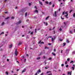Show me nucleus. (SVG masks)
<instances>
[{
    "label": "nucleus",
    "mask_w": 75,
    "mask_h": 75,
    "mask_svg": "<svg viewBox=\"0 0 75 75\" xmlns=\"http://www.w3.org/2000/svg\"><path fill=\"white\" fill-rule=\"evenodd\" d=\"M46 74L48 75H52V74L51 72V71H47L46 73Z\"/></svg>",
    "instance_id": "obj_1"
},
{
    "label": "nucleus",
    "mask_w": 75,
    "mask_h": 75,
    "mask_svg": "<svg viewBox=\"0 0 75 75\" xmlns=\"http://www.w3.org/2000/svg\"><path fill=\"white\" fill-rule=\"evenodd\" d=\"M68 11H67L65 13V17L66 18H68Z\"/></svg>",
    "instance_id": "obj_2"
},
{
    "label": "nucleus",
    "mask_w": 75,
    "mask_h": 75,
    "mask_svg": "<svg viewBox=\"0 0 75 75\" xmlns=\"http://www.w3.org/2000/svg\"><path fill=\"white\" fill-rule=\"evenodd\" d=\"M41 72V71L40 69H39L38 71H37V72H36L35 74V75H38L37 74H39V72Z\"/></svg>",
    "instance_id": "obj_3"
},
{
    "label": "nucleus",
    "mask_w": 75,
    "mask_h": 75,
    "mask_svg": "<svg viewBox=\"0 0 75 75\" xmlns=\"http://www.w3.org/2000/svg\"><path fill=\"white\" fill-rule=\"evenodd\" d=\"M69 51H70V49H67L65 53H66V54H68Z\"/></svg>",
    "instance_id": "obj_4"
},
{
    "label": "nucleus",
    "mask_w": 75,
    "mask_h": 75,
    "mask_svg": "<svg viewBox=\"0 0 75 75\" xmlns=\"http://www.w3.org/2000/svg\"><path fill=\"white\" fill-rule=\"evenodd\" d=\"M41 42V40H40L39 42V44H44V42Z\"/></svg>",
    "instance_id": "obj_5"
},
{
    "label": "nucleus",
    "mask_w": 75,
    "mask_h": 75,
    "mask_svg": "<svg viewBox=\"0 0 75 75\" xmlns=\"http://www.w3.org/2000/svg\"><path fill=\"white\" fill-rule=\"evenodd\" d=\"M55 36H54V38H51V40H52V41H54V40H55Z\"/></svg>",
    "instance_id": "obj_6"
},
{
    "label": "nucleus",
    "mask_w": 75,
    "mask_h": 75,
    "mask_svg": "<svg viewBox=\"0 0 75 75\" xmlns=\"http://www.w3.org/2000/svg\"><path fill=\"white\" fill-rule=\"evenodd\" d=\"M53 16L54 17H57V12L56 11H55V13L53 14Z\"/></svg>",
    "instance_id": "obj_7"
},
{
    "label": "nucleus",
    "mask_w": 75,
    "mask_h": 75,
    "mask_svg": "<svg viewBox=\"0 0 75 75\" xmlns=\"http://www.w3.org/2000/svg\"><path fill=\"white\" fill-rule=\"evenodd\" d=\"M71 68L73 69V70L74 71V69H75V65L74 64L73 65V67H71Z\"/></svg>",
    "instance_id": "obj_8"
},
{
    "label": "nucleus",
    "mask_w": 75,
    "mask_h": 75,
    "mask_svg": "<svg viewBox=\"0 0 75 75\" xmlns=\"http://www.w3.org/2000/svg\"><path fill=\"white\" fill-rule=\"evenodd\" d=\"M17 50H16L15 51V55L16 56H17Z\"/></svg>",
    "instance_id": "obj_9"
},
{
    "label": "nucleus",
    "mask_w": 75,
    "mask_h": 75,
    "mask_svg": "<svg viewBox=\"0 0 75 75\" xmlns=\"http://www.w3.org/2000/svg\"><path fill=\"white\" fill-rule=\"evenodd\" d=\"M39 4L41 5V6H42V2L40 1H39Z\"/></svg>",
    "instance_id": "obj_10"
},
{
    "label": "nucleus",
    "mask_w": 75,
    "mask_h": 75,
    "mask_svg": "<svg viewBox=\"0 0 75 75\" xmlns=\"http://www.w3.org/2000/svg\"><path fill=\"white\" fill-rule=\"evenodd\" d=\"M25 71H26V69H24L22 71V73L24 72Z\"/></svg>",
    "instance_id": "obj_11"
},
{
    "label": "nucleus",
    "mask_w": 75,
    "mask_h": 75,
    "mask_svg": "<svg viewBox=\"0 0 75 75\" xmlns=\"http://www.w3.org/2000/svg\"><path fill=\"white\" fill-rule=\"evenodd\" d=\"M12 46H13V45H12V44H11L10 45H9V48H11L12 47Z\"/></svg>",
    "instance_id": "obj_12"
},
{
    "label": "nucleus",
    "mask_w": 75,
    "mask_h": 75,
    "mask_svg": "<svg viewBox=\"0 0 75 75\" xmlns=\"http://www.w3.org/2000/svg\"><path fill=\"white\" fill-rule=\"evenodd\" d=\"M67 74L68 75H71V73H70V71H68L67 72Z\"/></svg>",
    "instance_id": "obj_13"
},
{
    "label": "nucleus",
    "mask_w": 75,
    "mask_h": 75,
    "mask_svg": "<svg viewBox=\"0 0 75 75\" xmlns=\"http://www.w3.org/2000/svg\"><path fill=\"white\" fill-rule=\"evenodd\" d=\"M21 21H19L18 23H17V25H18V24H19L21 23Z\"/></svg>",
    "instance_id": "obj_14"
},
{
    "label": "nucleus",
    "mask_w": 75,
    "mask_h": 75,
    "mask_svg": "<svg viewBox=\"0 0 75 75\" xmlns=\"http://www.w3.org/2000/svg\"><path fill=\"white\" fill-rule=\"evenodd\" d=\"M44 24H45V25L47 26L48 25V23H45V22H44Z\"/></svg>",
    "instance_id": "obj_15"
},
{
    "label": "nucleus",
    "mask_w": 75,
    "mask_h": 75,
    "mask_svg": "<svg viewBox=\"0 0 75 75\" xmlns=\"http://www.w3.org/2000/svg\"><path fill=\"white\" fill-rule=\"evenodd\" d=\"M21 44H22V42H19V44H18L19 45H21Z\"/></svg>",
    "instance_id": "obj_16"
},
{
    "label": "nucleus",
    "mask_w": 75,
    "mask_h": 75,
    "mask_svg": "<svg viewBox=\"0 0 75 75\" xmlns=\"http://www.w3.org/2000/svg\"><path fill=\"white\" fill-rule=\"evenodd\" d=\"M4 34V32H2L0 34V35H3Z\"/></svg>",
    "instance_id": "obj_17"
},
{
    "label": "nucleus",
    "mask_w": 75,
    "mask_h": 75,
    "mask_svg": "<svg viewBox=\"0 0 75 75\" xmlns=\"http://www.w3.org/2000/svg\"><path fill=\"white\" fill-rule=\"evenodd\" d=\"M52 55H54V56H55V54L54 52H52Z\"/></svg>",
    "instance_id": "obj_18"
},
{
    "label": "nucleus",
    "mask_w": 75,
    "mask_h": 75,
    "mask_svg": "<svg viewBox=\"0 0 75 75\" xmlns=\"http://www.w3.org/2000/svg\"><path fill=\"white\" fill-rule=\"evenodd\" d=\"M34 12L38 13V11L37 10H35V11H34Z\"/></svg>",
    "instance_id": "obj_19"
},
{
    "label": "nucleus",
    "mask_w": 75,
    "mask_h": 75,
    "mask_svg": "<svg viewBox=\"0 0 75 75\" xmlns=\"http://www.w3.org/2000/svg\"><path fill=\"white\" fill-rule=\"evenodd\" d=\"M70 34H72V31L70 30L69 32Z\"/></svg>",
    "instance_id": "obj_20"
},
{
    "label": "nucleus",
    "mask_w": 75,
    "mask_h": 75,
    "mask_svg": "<svg viewBox=\"0 0 75 75\" xmlns=\"http://www.w3.org/2000/svg\"><path fill=\"white\" fill-rule=\"evenodd\" d=\"M69 60H70V58H68L67 59V61H69Z\"/></svg>",
    "instance_id": "obj_21"
},
{
    "label": "nucleus",
    "mask_w": 75,
    "mask_h": 75,
    "mask_svg": "<svg viewBox=\"0 0 75 75\" xmlns=\"http://www.w3.org/2000/svg\"><path fill=\"white\" fill-rule=\"evenodd\" d=\"M48 68H49V66H47V67H45V69H48Z\"/></svg>",
    "instance_id": "obj_22"
},
{
    "label": "nucleus",
    "mask_w": 75,
    "mask_h": 75,
    "mask_svg": "<svg viewBox=\"0 0 75 75\" xmlns=\"http://www.w3.org/2000/svg\"><path fill=\"white\" fill-rule=\"evenodd\" d=\"M4 24V22H3L1 24V25H3Z\"/></svg>",
    "instance_id": "obj_23"
},
{
    "label": "nucleus",
    "mask_w": 75,
    "mask_h": 75,
    "mask_svg": "<svg viewBox=\"0 0 75 75\" xmlns=\"http://www.w3.org/2000/svg\"><path fill=\"white\" fill-rule=\"evenodd\" d=\"M74 62V61L72 60L70 62V64H71V63H73Z\"/></svg>",
    "instance_id": "obj_24"
},
{
    "label": "nucleus",
    "mask_w": 75,
    "mask_h": 75,
    "mask_svg": "<svg viewBox=\"0 0 75 75\" xmlns=\"http://www.w3.org/2000/svg\"><path fill=\"white\" fill-rule=\"evenodd\" d=\"M40 59V57H39L37 58V59H38V60Z\"/></svg>",
    "instance_id": "obj_25"
},
{
    "label": "nucleus",
    "mask_w": 75,
    "mask_h": 75,
    "mask_svg": "<svg viewBox=\"0 0 75 75\" xmlns=\"http://www.w3.org/2000/svg\"><path fill=\"white\" fill-rule=\"evenodd\" d=\"M63 45H64V46H65V45H66V43L65 42L64 43Z\"/></svg>",
    "instance_id": "obj_26"
},
{
    "label": "nucleus",
    "mask_w": 75,
    "mask_h": 75,
    "mask_svg": "<svg viewBox=\"0 0 75 75\" xmlns=\"http://www.w3.org/2000/svg\"><path fill=\"white\" fill-rule=\"evenodd\" d=\"M66 42H67V43H69V42L68 40H67Z\"/></svg>",
    "instance_id": "obj_27"
},
{
    "label": "nucleus",
    "mask_w": 75,
    "mask_h": 75,
    "mask_svg": "<svg viewBox=\"0 0 75 75\" xmlns=\"http://www.w3.org/2000/svg\"><path fill=\"white\" fill-rule=\"evenodd\" d=\"M61 19H62V20H64V18H62V16H61Z\"/></svg>",
    "instance_id": "obj_28"
},
{
    "label": "nucleus",
    "mask_w": 75,
    "mask_h": 75,
    "mask_svg": "<svg viewBox=\"0 0 75 75\" xmlns=\"http://www.w3.org/2000/svg\"><path fill=\"white\" fill-rule=\"evenodd\" d=\"M49 18V16H48L46 18L45 20H47Z\"/></svg>",
    "instance_id": "obj_29"
},
{
    "label": "nucleus",
    "mask_w": 75,
    "mask_h": 75,
    "mask_svg": "<svg viewBox=\"0 0 75 75\" xmlns=\"http://www.w3.org/2000/svg\"><path fill=\"white\" fill-rule=\"evenodd\" d=\"M11 19H14V17L12 16L11 18Z\"/></svg>",
    "instance_id": "obj_30"
},
{
    "label": "nucleus",
    "mask_w": 75,
    "mask_h": 75,
    "mask_svg": "<svg viewBox=\"0 0 75 75\" xmlns=\"http://www.w3.org/2000/svg\"><path fill=\"white\" fill-rule=\"evenodd\" d=\"M27 15V13H25V17H26Z\"/></svg>",
    "instance_id": "obj_31"
},
{
    "label": "nucleus",
    "mask_w": 75,
    "mask_h": 75,
    "mask_svg": "<svg viewBox=\"0 0 75 75\" xmlns=\"http://www.w3.org/2000/svg\"><path fill=\"white\" fill-rule=\"evenodd\" d=\"M65 65H67V61H65Z\"/></svg>",
    "instance_id": "obj_32"
},
{
    "label": "nucleus",
    "mask_w": 75,
    "mask_h": 75,
    "mask_svg": "<svg viewBox=\"0 0 75 75\" xmlns=\"http://www.w3.org/2000/svg\"><path fill=\"white\" fill-rule=\"evenodd\" d=\"M73 16L74 17H75V13H74L73 15Z\"/></svg>",
    "instance_id": "obj_33"
},
{
    "label": "nucleus",
    "mask_w": 75,
    "mask_h": 75,
    "mask_svg": "<svg viewBox=\"0 0 75 75\" xmlns=\"http://www.w3.org/2000/svg\"><path fill=\"white\" fill-rule=\"evenodd\" d=\"M45 49H48L49 48L47 47H45Z\"/></svg>",
    "instance_id": "obj_34"
},
{
    "label": "nucleus",
    "mask_w": 75,
    "mask_h": 75,
    "mask_svg": "<svg viewBox=\"0 0 75 75\" xmlns=\"http://www.w3.org/2000/svg\"><path fill=\"white\" fill-rule=\"evenodd\" d=\"M59 41H63V39H59Z\"/></svg>",
    "instance_id": "obj_35"
},
{
    "label": "nucleus",
    "mask_w": 75,
    "mask_h": 75,
    "mask_svg": "<svg viewBox=\"0 0 75 75\" xmlns=\"http://www.w3.org/2000/svg\"><path fill=\"white\" fill-rule=\"evenodd\" d=\"M6 75H8V72L7 71L6 72Z\"/></svg>",
    "instance_id": "obj_36"
},
{
    "label": "nucleus",
    "mask_w": 75,
    "mask_h": 75,
    "mask_svg": "<svg viewBox=\"0 0 75 75\" xmlns=\"http://www.w3.org/2000/svg\"><path fill=\"white\" fill-rule=\"evenodd\" d=\"M66 68H68V65H66Z\"/></svg>",
    "instance_id": "obj_37"
},
{
    "label": "nucleus",
    "mask_w": 75,
    "mask_h": 75,
    "mask_svg": "<svg viewBox=\"0 0 75 75\" xmlns=\"http://www.w3.org/2000/svg\"><path fill=\"white\" fill-rule=\"evenodd\" d=\"M31 3H29V6H31Z\"/></svg>",
    "instance_id": "obj_38"
},
{
    "label": "nucleus",
    "mask_w": 75,
    "mask_h": 75,
    "mask_svg": "<svg viewBox=\"0 0 75 75\" xmlns=\"http://www.w3.org/2000/svg\"><path fill=\"white\" fill-rule=\"evenodd\" d=\"M72 53L73 54H75V51H74Z\"/></svg>",
    "instance_id": "obj_39"
},
{
    "label": "nucleus",
    "mask_w": 75,
    "mask_h": 75,
    "mask_svg": "<svg viewBox=\"0 0 75 75\" xmlns=\"http://www.w3.org/2000/svg\"><path fill=\"white\" fill-rule=\"evenodd\" d=\"M8 18H9V17H8L7 18H6L5 19V20H7V19H8Z\"/></svg>",
    "instance_id": "obj_40"
},
{
    "label": "nucleus",
    "mask_w": 75,
    "mask_h": 75,
    "mask_svg": "<svg viewBox=\"0 0 75 75\" xmlns=\"http://www.w3.org/2000/svg\"><path fill=\"white\" fill-rule=\"evenodd\" d=\"M43 58L45 59V56H44L43 57Z\"/></svg>",
    "instance_id": "obj_41"
},
{
    "label": "nucleus",
    "mask_w": 75,
    "mask_h": 75,
    "mask_svg": "<svg viewBox=\"0 0 75 75\" xmlns=\"http://www.w3.org/2000/svg\"><path fill=\"white\" fill-rule=\"evenodd\" d=\"M54 6H55V5H54V4H53L52 6V7H54Z\"/></svg>",
    "instance_id": "obj_42"
},
{
    "label": "nucleus",
    "mask_w": 75,
    "mask_h": 75,
    "mask_svg": "<svg viewBox=\"0 0 75 75\" xmlns=\"http://www.w3.org/2000/svg\"><path fill=\"white\" fill-rule=\"evenodd\" d=\"M45 3H46V4H48V2L46 1L45 2Z\"/></svg>",
    "instance_id": "obj_43"
},
{
    "label": "nucleus",
    "mask_w": 75,
    "mask_h": 75,
    "mask_svg": "<svg viewBox=\"0 0 75 75\" xmlns=\"http://www.w3.org/2000/svg\"><path fill=\"white\" fill-rule=\"evenodd\" d=\"M65 14V11H64L63 13V15Z\"/></svg>",
    "instance_id": "obj_44"
},
{
    "label": "nucleus",
    "mask_w": 75,
    "mask_h": 75,
    "mask_svg": "<svg viewBox=\"0 0 75 75\" xmlns=\"http://www.w3.org/2000/svg\"><path fill=\"white\" fill-rule=\"evenodd\" d=\"M31 34H32V35H33V32H31Z\"/></svg>",
    "instance_id": "obj_45"
},
{
    "label": "nucleus",
    "mask_w": 75,
    "mask_h": 75,
    "mask_svg": "<svg viewBox=\"0 0 75 75\" xmlns=\"http://www.w3.org/2000/svg\"><path fill=\"white\" fill-rule=\"evenodd\" d=\"M51 59H52V58H51V57H50L49 58V60H51Z\"/></svg>",
    "instance_id": "obj_46"
},
{
    "label": "nucleus",
    "mask_w": 75,
    "mask_h": 75,
    "mask_svg": "<svg viewBox=\"0 0 75 75\" xmlns=\"http://www.w3.org/2000/svg\"><path fill=\"white\" fill-rule=\"evenodd\" d=\"M62 67H64V64H62L61 65Z\"/></svg>",
    "instance_id": "obj_47"
},
{
    "label": "nucleus",
    "mask_w": 75,
    "mask_h": 75,
    "mask_svg": "<svg viewBox=\"0 0 75 75\" xmlns=\"http://www.w3.org/2000/svg\"><path fill=\"white\" fill-rule=\"evenodd\" d=\"M49 4L50 5L51 4V2H50Z\"/></svg>",
    "instance_id": "obj_48"
},
{
    "label": "nucleus",
    "mask_w": 75,
    "mask_h": 75,
    "mask_svg": "<svg viewBox=\"0 0 75 75\" xmlns=\"http://www.w3.org/2000/svg\"><path fill=\"white\" fill-rule=\"evenodd\" d=\"M37 29H35V33H37V31H36Z\"/></svg>",
    "instance_id": "obj_49"
},
{
    "label": "nucleus",
    "mask_w": 75,
    "mask_h": 75,
    "mask_svg": "<svg viewBox=\"0 0 75 75\" xmlns=\"http://www.w3.org/2000/svg\"><path fill=\"white\" fill-rule=\"evenodd\" d=\"M59 30L61 31V30H62V29H61V28H60V29H59Z\"/></svg>",
    "instance_id": "obj_50"
},
{
    "label": "nucleus",
    "mask_w": 75,
    "mask_h": 75,
    "mask_svg": "<svg viewBox=\"0 0 75 75\" xmlns=\"http://www.w3.org/2000/svg\"><path fill=\"white\" fill-rule=\"evenodd\" d=\"M35 8H36V9H37V7H36V6H35Z\"/></svg>",
    "instance_id": "obj_51"
},
{
    "label": "nucleus",
    "mask_w": 75,
    "mask_h": 75,
    "mask_svg": "<svg viewBox=\"0 0 75 75\" xmlns=\"http://www.w3.org/2000/svg\"><path fill=\"white\" fill-rule=\"evenodd\" d=\"M48 45H51V43H48Z\"/></svg>",
    "instance_id": "obj_52"
},
{
    "label": "nucleus",
    "mask_w": 75,
    "mask_h": 75,
    "mask_svg": "<svg viewBox=\"0 0 75 75\" xmlns=\"http://www.w3.org/2000/svg\"><path fill=\"white\" fill-rule=\"evenodd\" d=\"M54 52H55V51H56V50H55V49H54Z\"/></svg>",
    "instance_id": "obj_53"
},
{
    "label": "nucleus",
    "mask_w": 75,
    "mask_h": 75,
    "mask_svg": "<svg viewBox=\"0 0 75 75\" xmlns=\"http://www.w3.org/2000/svg\"><path fill=\"white\" fill-rule=\"evenodd\" d=\"M72 10H71L70 11V13H71V12H72Z\"/></svg>",
    "instance_id": "obj_54"
},
{
    "label": "nucleus",
    "mask_w": 75,
    "mask_h": 75,
    "mask_svg": "<svg viewBox=\"0 0 75 75\" xmlns=\"http://www.w3.org/2000/svg\"><path fill=\"white\" fill-rule=\"evenodd\" d=\"M25 61H26V59H24V62H25Z\"/></svg>",
    "instance_id": "obj_55"
},
{
    "label": "nucleus",
    "mask_w": 75,
    "mask_h": 75,
    "mask_svg": "<svg viewBox=\"0 0 75 75\" xmlns=\"http://www.w3.org/2000/svg\"><path fill=\"white\" fill-rule=\"evenodd\" d=\"M7 0H5V1H4V2H6V1H7Z\"/></svg>",
    "instance_id": "obj_56"
},
{
    "label": "nucleus",
    "mask_w": 75,
    "mask_h": 75,
    "mask_svg": "<svg viewBox=\"0 0 75 75\" xmlns=\"http://www.w3.org/2000/svg\"><path fill=\"white\" fill-rule=\"evenodd\" d=\"M52 36H49L48 37V38H52Z\"/></svg>",
    "instance_id": "obj_57"
},
{
    "label": "nucleus",
    "mask_w": 75,
    "mask_h": 75,
    "mask_svg": "<svg viewBox=\"0 0 75 75\" xmlns=\"http://www.w3.org/2000/svg\"><path fill=\"white\" fill-rule=\"evenodd\" d=\"M7 12H5V14H7Z\"/></svg>",
    "instance_id": "obj_58"
},
{
    "label": "nucleus",
    "mask_w": 75,
    "mask_h": 75,
    "mask_svg": "<svg viewBox=\"0 0 75 75\" xmlns=\"http://www.w3.org/2000/svg\"><path fill=\"white\" fill-rule=\"evenodd\" d=\"M60 10H61V8H59V11H60Z\"/></svg>",
    "instance_id": "obj_59"
},
{
    "label": "nucleus",
    "mask_w": 75,
    "mask_h": 75,
    "mask_svg": "<svg viewBox=\"0 0 75 75\" xmlns=\"http://www.w3.org/2000/svg\"><path fill=\"white\" fill-rule=\"evenodd\" d=\"M62 51H63L62 50H61V53H62Z\"/></svg>",
    "instance_id": "obj_60"
},
{
    "label": "nucleus",
    "mask_w": 75,
    "mask_h": 75,
    "mask_svg": "<svg viewBox=\"0 0 75 75\" xmlns=\"http://www.w3.org/2000/svg\"><path fill=\"white\" fill-rule=\"evenodd\" d=\"M33 39H35V37H33Z\"/></svg>",
    "instance_id": "obj_61"
},
{
    "label": "nucleus",
    "mask_w": 75,
    "mask_h": 75,
    "mask_svg": "<svg viewBox=\"0 0 75 75\" xmlns=\"http://www.w3.org/2000/svg\"><path fill=\"white\" fill-rule=\"evenodd\" d=\"M26 56H27L28 57V55L27 54H26Z\"/></svg>",
    "instance_id": "obj_62"
},
{
    "label": "nucleus",
    "mask_w": 75,
    "mask_h": 75,
    "mask_svg": "<svg viewBox=\"0 0 75 75\" xmlns=\"http://www.w3.org/2000/svg\"><path fill=\"white\" fill-rule=\"evenodd\" d=\"M19 71V70L18 69H17V71Z\"/></svg>",
    "instance_id": "obj_63"
},
{
    "label": "nucleus",
    "mask_w": 75,
    "mask_h": 75,
    "mask_svg": "<svg viewBox=\"0 0 75 75\" xmlns=\"http://www.w3.org/2000/svg\"><path fill=\"white\" fill-rule=\"evenodd\" d=\"M28 21H29V20H28V19H27V20H26V21H27V22H28Z\"/></svg>",
    "instance_id": "obj_64"
}]
</instances>
